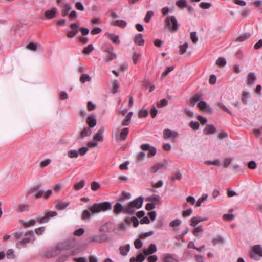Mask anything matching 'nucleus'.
Returning a JSON list of instances; mask_svg holds the SVG:
<instances>
[{"instance_id": "obj_53", "label": "nucleus", "mask_w": 262, "mask_h": 262, "mask_svg": "<svg viewBox=\"0 0 262 262\" xmlns=\"http://www.w3.org/2000/svg\"><path fill=\"white\" fill-rule=\"evenodd\" d=\"M148 115V112L147 110L142 109L139 112L138 116L140 118L146 117Z\"/></svg>"}, {"instance_id": "obj_15", "label": "nucleus", "mask_w": 262, "mask_h": 262, "mask_svg": "<svg viewBox=\"0 0 262 262\" xmlns=\"http://www.w3.org/2000/svg\"><path fill=\"white\" fill-rule=\"evenodd\" d=\"M198 107L202 111L209 113H211L212 110L210 106L204 101H200L198 104Z\"/></svg>"}, {"instance_id": "obj_44", "label": "nucleus", "mask_w": 262, "mask_h": 262, "mask_svg": "<svg viewBox=\"0 0 262 262\" xmlns=\"http://www.w3.org/2000/svg\"><path fill=\"white\" fill-rule=\"evenodd\" d=\"M119 86V83L117 80H115L113 82V90L112 93L115 94L118 92V90Z\"/></svg>"}, {"instance_id": "obj_54", "label": "nucleus", "mask_w": 262, "mask_h": 262, "mask_svg": "<svg viewBox=\"0 0 262 262\" xmlns=\"http://www.w3.org/2000/svg\"><path fill=\"white\" fill-rule=\"evenodd\" d=\"M190 38L193 43H196L198 40V38L196 35V32L194 31L190 33Z\"/></svg>"}, {"instance_id": "obj_32", "label": "nucleus", "mask_w": 262, "mask_h": 262, "mask_svg": "<svg viewBox=\"0 0 262 262\" xmlns=\"http://www.w3.org/2000/svg\"><path fill=\"white\" fill-rule=\"evenodd\" d=\"M164 164L163 163H157L152 166L151 167L150 170L152 173L156 172L159 169L162 168L164 166Z\"/></svg>"}, {"instance_id": "obj_23", "label": "nucleus", "mask_w": 262, "mask_h": 262, "mask_svg": "<svg viewBox=\"0 0 262 262\" xmlns=\"http://www.w3.org/2000/svg\"><path fill=\"white\" fill-rule=\"evenodd\" d=\"M92 130L91 128L89 127H84L83 130L80 133L78 139H82L86 136H90L91 134Z\"/></svg>"}, {"instance_id": "obj_43", "label": "nucleus", "mask_w": 262, "mask_h": 262, "mask_svg": "<svg viewBox=\"0 0 262 262\" xmlns=\"http://www.w3.org/2000/svg\"><path fill=\"white\" fill-rule=\"evenodd\" d=\"M182 223V221L178 219H175L171 221L169 223V226L171 227H174L179 226Z\"/></svg>"}, {"instance_id": "obj_22", "label": "nucleus", "mask_w": 262, "mask_h": 262, "mask_svg": "<svg viewBox=\"0 0 262 262\" xmlns=\"http://www.w3.org/2000/svg\"><path fill=\"white\" fill-rule=\"evenodd\" d=\"M113 212L115 214H119L121 212L124 213V208L120 203H116L114 206Z\"/></svg>"}, {"instance_id": "obj_5", "label": "nucleus", "mask_w": 262, "mask_h": 262, "mask_svg": "<svg viewBox=\"0 0 262 262\" xmlns=\"http://www.w3.org/2000/svg\"><path fill=\"white\" fill-rule=\"evenodd\" d=\"M250 257L256 260H259L262 257V248L259 245H256L252 247L250 252Z\"/></svg>"}, {"instance_id": "obj_26", "label": "nucleus", "mask_w": 262, "mask_h": 262, "mask_svg": "<svg viewBox=\"0 0 262 262\" xmlns=\"http://www.w3.org/2000/svg\"><path fill=\"white\" fill-rule=\"evenodd\" d=\"M119 250L121 255L122 256H126L130 250V245L129 244H126L124 246H121L119 248Z\"/></svg>"}, {"instance_id": "obj_48", "label": "nucleus", "mask_w": 262, "mask_h": 262, "mask_svg": "<svg viewBox=\"0 0 262 262\" xmlns=\"http://www.w3.org/2000/svg\"><path fill=\"white\" fill-rule=\"evenodd\" d=\"M189 126L193 130H196L199 129L200 124H199V122H195V121H192L189 123Z\"/></svg>"}, {"instance_id": "obj_58", "label": "nucleus", "mask_w": 262, "mask_h": 262, "mask_svg": "<svg viewBox=\"0 0 262 262\" xmlns=\"http://www.w3.org/2000/svg\"><path fill=\"white\" fill-rule=\"evenodd\" d=\"M141 58V55L139 54H137L136 53H134L132 57V59L133 60V62L134 64H136L138 60Z\"/></svg>"}, {"instance_id": "obj_19", "label": "nucleus", "mask_w": 262, "mask_h": 262, "mask_svg": "<svg viewBox=\"0 0 262 262\" xmlns=\"http://www.w3.org/2000/svg\"><path fill=\"white\" fill-rule=\"evenodd\" d=\"M216 132L215 127L212 124L207 125L203 130V133L205 135L212 134Z\"/></svg>"}, {"instance_id": "obj_60", "label": "nucleus", "mask_w": 262, "mask_h": 262, "mask_svg": "<svg viewBox=\"0 0 262 262\" xmlns=\"http://www.w3.org/2000/svg\"><path fill=\"white\" fill-rule=\"evenodd\" d=\"M51 163V160L49 159H47L43 161H42L40 163V167L41 168H43L48 165H49Z\"/></svg>"}, {"instance_id": "obj_3", "label": "nucleus", "mask_w": 262, "mask_h": 262, "mask_svg": "<svg viewBox=\"0 0 262 262\" xmlns=\"http://www.w3.org/2000/svg\"><path fill=\"white\" fill-rule=\"evenodd\" d=\"M176 18L174 16H168L165 20L164 28L170 32L173 33L178 31L179 28Z\"/></svg>"}, {"instance_id": "obj_10", "label": "nucleus", "mask_w": 262, "mask_h": 262, "mask_svg": "<svg viewBox=\"0 0 262 262\" xmlns=\"http://www.w3.org/2000/svg\"><path fill=\"white\" fill-rule=\"evenodd\" d=\"M70 27L71 28L72 30L69 31L67 33V36L68 38H72L78 32L79 25L76 23H72L70 24Z\"/></svg>"}, {"instance_id": "obj_41", "label": "nucleus", "mask_w": 262, "mask_h": 262, "mask_svg": "<svg viewBox=\"0 0 262 262\" xmlns=\"http://www.w3.org/2000/svg\"><path fill=\"white\" fill-rule=\"evenodd\" d=\"M168 104V101L166 99H163L159 101L157 104V106L159 108H161L164 106H167Z\"/></svg>"}, {"instance_id": "obj_57", "label": "nucleus", "mask_w": 262, "mask_h": 262, "mask_svg": "<svg viewBox=\"0 0 262 262\" xmlns=\"http://www.w3.org/2000/svg\"><path fill=\"white\" fill-rule=\"evenodd\" d=\"M26 48L28 50L35 51L37 50V45L33 42H30L27 46Z\"/></svg>"}, {"instance_id": "obj_36", "label": "nucleus", "mask_w": 262, "mask_h": 262, "mask_svg": "<svg viewBox=\"0 0 262 262\" xmlns=\"http://www.w3.org/2000/svg\"><path fill=\"white\" fill-rule=\"evenodd\" d=\"M154 15V13L152 11H148L147 12L146 16L144 18V21L146 23H149L150 21Z\"/></svg>"}, {"instance_id": "obj_14", "label": "nucleus", "mask_w": 262, "mask_h": 262, "mask_svg": "<svg viewBox=\"0 0 262 262\" xmlns=\"http://www.w3.org/2000/svg\"><path fill=\"white\" fill-rule=\"evenodd\" d=\"M55 207L58 210H63L66 208L70 204L69 202H63L61 200H56L55 201Z\"/></svg>"}, {"instance_id": "obj_64", "label": "nucleus", "mask_w": 262, "mask_h": 262, "mask_svg": "<svg viewBox=\"0 0 262 262\" xmlns=\"http://www.w3.org/2000/svg\"><path fill=\"white\" fill-rule=\"evenodd\" d=\"M148 150H149V152L147 155L148 157H151L155 156L157 152L156 148H155L154 147H151Z\"/></svg>"}, {"instance_id": "obj_12", "label": "nucleus", "mask_w": 262, "mask_h": 262, "mask_svg": "<svg viewBox=\"0 0 262 262\" xmlns=\"http://www.w3.org/2000/svg\"><path fill=\"white\" fill-rule=\"evenodd\" d=\"M178 137V133L176 131H171L169 129H165L163 131V138L167 139L170 138H176Z\"/></svg>"}, {"instance_id": "obj_28", "label": "nucleus", "mask_w": 262, "mask_h": 262, "mask_svg": "<svg viewBox=\"0 0 262 262\" xmlns=\"http://www.w3.org/2000/svg\"><path fill=\"white\" fill-rule=\"evenodd\" d=\"M71 9V6L69 4H64L61 10V15L63 17L66 16Z\"/></svg>"}, {"instance_id": "obj_35", "label": "nucleus", "mask_w": 262, "mask_h": 262, "mask_svg": "<svg viewBox=\"0 0 262 262\" xmlns=\"http://www.w3.org/2000/svg\"><path fill=\"white\" fill-rule=\"evenodd\" d=\"M67 155L70 158H77L78 156V151L75 149L70 150L68 151Z\"/></svg>"}, {"instance_id": "obj_51", "label": "nucleus", "mask_w": 262, "mask_h": 262, "mask_svg": "<svg viewBox=\"0 0 262 262\" xmlns=\"http://www.w3.org/2000/svg\"><path fill=\"white\" fill-rule=\"evenodd\" d=\"M100 187V185L97 182L93 181L91 183V188L93 191H97Z\"/></svg>"}, {"instance_id": "obj_18", "label": "nucleus", "mask_w": 262, "mask_h": 262, "mask_svg": "<svg viewBox=\"0 0 262 262\" xmlns=\"http://www.w3.org/2000/svg\"><path fill=\"white\" fill-rule=\"evenodd\" d=\"M203 99L202 95L199 94L194 95L189 100V104L194 106L196 103Z\"/></svg>"}, {"instance_id": "obj_45", "label": "nucleus", "mask_w": 262, "mask_h": 262, "mask_svg": "<svg viewBox=\"0 0 262 262\" xmlns=\"http://www.w3.org/2000/svg\"><path fill=\"white\" fill-rule=\"evenodd\" d=\"M249 93L246 91L242 92V101L244 104H247V99L248 98Z\"/></svg>"}, {"instance_id": "obj_27", "label": "nucleus", "mask_w": 262, "mask_h": 262, "mask_svg": "<svg viewBox=\"0 0 262 262\" xmlns=\"http://www.w3.org/2000/svg\"><path fill=\"white\" fill-rule=\"evenodd\" d=\"M107 37L115 44L119 45L120 42L118 35H115V34L108 33Z\"/></svg>"}, {"instance_id": "obj_11", "label": "nucleus", "mask_w": 262, "mask_h": 262, "mask_svg": "<svg viewBox=\"0 0 262 262\" xmlns=\"http://www.w3.org/2000/svg\"><path fill=\"white\" fill-rule=\"evenodd\" d=\"M57 13V9L55 7L52 8L45 12V16L47 19H52L56 17Z\"/></svg>"}, {"instance_id": "obj_29", "label": "nucleus", "mask_w": 262, "mask_h": 262, "mask_svg": "<svg viewBox=\"0 0 262 262\" xmlns=\"http://www.w3.org/2000/svg\"><path fill=\"white\" fill-rule=\"evenodd\" d=\"M112 24L114 26H119L121 28H125L127 26V23L122 20H114L112 22Z\"/></svg>"}, {"instance_id": "obj_2", "label": "nucleus", "mask_w": 262, "mask_h": 262, "mask_svg": "<svg viewBox=\"0 0 262 262\" xmlns=\"http://www.w3.org/2000/svg\"><path fill=\"white\" fill-rule=\"evenodd\" d=\"M112 206L109 202L95 203L89 208L92 214L99 213L101 211H106L112 209Z\"/></svg>"}, {"instance_id": "obj_40", "label": "nucleus", "mask_w": 262, "mask_h": 262, "mask_svg": "<svg viewBox=\"0 0 262 262\" xmlns=\"http://www.w3.org/2000/svg\"><path fill=\"white\" fill-rule=\"evenodd\" d=\"M20 222L25 227H28L31 226H34L36 223L35 220L34 219L31 220L28 223H26L24 222L23 220H20Z\"/></svg>"}, {"instance_id": "obj_13", "label": "nucleus", "mask_w": 262, "mask_h": 262, "mask_svg": "<svg viewBox=\"0 0 262 262\" xmlns=\"http://www.w3.org/2000/svg\"><path fill=\"white\" fill-rule=\"evenodd\" d=\"M86 123L90 128L94 127L97 123L96 115L95 114H91L86 119Z\"/></svg>"}, {"instance_id": "obj_6", "label": "nucleus", "mask_w": 262, "mask_h": 262, "mask_svg": "<svg viewBox=\"0 0 262 262\" xmlns=\"http://www.w3.org/2000/svg\"><path fill=\"white\" fill-rule=\"evenodd\" d=\"M129 134V128L125 127L122 129L119 133L118 131L116 132L115 137L117 141H124Z\"/></svg>"}, {"instance_id": "obj_55", "label": "nucleus", "mask_w": 262, "mask_h": 262, "mask_svg": "<svg viewBox=\"0 0 262 262\" xmlns=\"http://www.w3.org/2000/svg\"><path fill=\"white\" fill-rule=\"evenodd\" d=\"M84 232L85 230L83 228H80L74 231V235L77 236H80L84 234Z\"/></svg>"}, {"instance_id": "obj_61", "label": "nucleus", "mask_w": 262, "mask_h": 262, "mask_svg": "<svg viewBox=\"0 0 262 262\" xmlns=\"http://www.w3.org/2000/svg\"><path fill=\"white\" fill-rule=\"evenodd\" d=\"M211 6V3L208 2H201L200 7L202 9H208Z\"/></svg>"}, {"instance_id": "obj_4", "label": "nucleus", "mask_w": 262, "mask_h": 262, "mask_svg": "<svg viewBox=\"0 0 262 262\" xmlns=\"http://www.w3.org/2000/svg\"><path fill=\"white\" fill-rule=\"evenodd\" d=\"M25 237L21 241L17 243L16 246L18 249L26 247L27 244L30 242L31 240H34V234L33 231H30L26 232L25 234Z\"/></svg>"}, {"instance_id": "obj_20", "label": "nucleus", "mask_w": 262, "mask_h": 262, "mask_svg": "<svg viewBox=\"0 0 262 262\" xmlns=\"http://www.w3.org/2000/svg\"><path fill=\"white\" fill-rule=\"evenodd\" d=\"M134 41L135 44L140 46H143L145 42L142 34L140 33L136 34L134 37Z\"/></svg>"}, {"instance_id": "obj_63", "label": "nucleus", "mask_w": 262, "mask_h": 262, "mask_svg": "<svg viewBox=\"0 0 262 262\" xmlns=\"http://www.w3.org/2000/svg\"><path fill=\"white\" fill-rule=\"evenodd\" d=\"M234 215L233 214H225L223 215V219L225 221H231L234 220Z\"/></svg>"}, {"instance_id": "obj_34", "label": "nucleus", "mask_w": 262, "mask_h": 262, "mask_svg": "<svg viewBox=\"0 0 262 262\" xmlns=\"http://www.w3.org/2000/svg\"><path fill=\"white\" fill-rule=\"evenodd\" d=\"M93 50L94 47L93 45L92 44H90L83 49L82 53L86 55H89Z\"/></svg>"}, {"instance_id": "obj_31", "label": "nucleus", "mask_w": 262, "mask_h": 262, "mask_svg": "<svg viewBox=\"0 0 262 262\" xmlns=\"http://www.w3.org/2000/svg\"><path fill=\"white\" fill-rule=\"evenodd\" d=\"M146 199L148 201H154L157 202V203H161V198L159 195L156 194H154L150 196H149Z\"/></svg>"}, {"instance_id": "obj_21", "label": "nucleus", "mask_w": 262, "mask_h": 262, "mask_svg": "<svg viewBox=\"0 0 262 262\" xmlns=\"http://www.w3.org/2000/svg\"><path fill=\"white\" fill-rule=\"evenodd\" d=\"M162 260L163 262H179L178 260L174 258L171 254H164L162 255Z\"/></svg>"}, {"instance_id": "obj_38", "label": "nucleus", "mask_w": 262, "mask_h": 262, "mask_svg": "<svg viewBox=\"0 0 262 262\" xmlns=\"http://www.w3.org/2000/svg\"><path fill=\"white\" fill-rule=\"evenodd\" d=\"M208 195L207 194H203L201 197H200L196 202V206L200 207L201 205L202 202L207 199Z\"/></svg>"}, {"instance_id": "obj_46", "label": "nucleus", "mask_w": 262, "mask_h": 262, "mask_svg": "<svg viewBox=\"0 0 262 262\" xmlns=\"http://www.w3.org/2000/svg\"><path fill=\"white\" fill-rule=\"evenodd\" d=\"M91 216V214L90 213L89 211H88V210H84L83 211L82 213L81 219L83 220H85L89 219Z\"/></svg>"}, {"instance_id": "obj_30", "label": "nucleus", "mask_w": 262, "mask_h": 262, "mask_svg": "<svg viewBox=\"0 0 262 262\" xmlns=\"http://www.w3.org/2000/svg\"><path fill=\"white\" fill-rule=\"evenodd\" d=\"M79 80L82 83H84L85 82H90L91 80V77L87 74H82Z\"/></svg>"}, {"instance_id": "obj_25", "label": "nucleus", "mask_w": 262, "mask_h": 262, "mask_svg": "<svg viewBox=\"0 0 262 262\" xmlns=\"http://www.w3.org/2000/svg\"><path fill=\"white\" fill-rule=\"evenodd\" d=\"M251 36V34L249 33H244L234 39L235 41L238 42H242L244 41L247 39H248Z\"/></svg>"}, {"instance_id": "obj_33", "label": "nucleus", "mask_w": 262, "mask_h": 262, "mask_svg": "<svg viewBox=\"0 0 262 262\" xmlns=\"http://www.w3.org/2000/svg\"><path fill=\"white\" fill-rule=\"evenodd\" d=\"M85 182L84 180H81L78 183H76L74 185V188L76 190H79L82 189L85 185Z\"/></svg>"}, {"instance_id": "obj_47", "label": "nucleus", "mask_w": 262, "mask_h": 262, "mask_svg": "<svg viewBox=\"0 0 262 262\" xmlns=\"http://www.w3.org/2000/svg\"><path fill=\"white\" fill-rule=\"evenodd\" d=\"M216 64L218 66L223 67L226 65V61L224 58L219 57L218 59L216 60Z\"/></svg>"}, {"instance_id": "obj_39", "label": "nucleus", "mask_w": 262, "mask_h": 262, "mask_svg": "<svg viewBox=\"0 0 262 262\" xmlns=\"http://www.w3.org/2000/svg\"><path fill=\"white\" fill-rule=\"evenodd\" d=\"M59 250L60 247L59 246H57L55 250H53L52 251H51L50 255H46V256L48 257H55V256L59 254Z\"/></svg>"}, {"instance_id": "obj_1", "label": "nucleus", "mask_w": 262, "mask_h": 262, "mask_svg": "<svg viewBox=\"0 0 262 262\" xmlns=\"http://www.w3.org/2000/svg\"><path fill=\"white\" fill-rule=\"evenodd\" d=\"M144 199L142 196H140L138 198L130 202L127 206L124 207V213L128 214H133L135 212V209H139L142 207Z\"/></svg>"}, {"instance_id": "obj_24", "label": "nucleus", "mask_w": 262, "mask_h": 262, "mask_svg": "<svg viewBox=\"0 0 262 262\" xmlns=\"http://www.w3.org/2000/svg\"><path fill=\"white\" fill-rule=\"evenodd\" d=\"M256 80V77L254 73L250 72L248 74L247 76V84L249 85H253Z\"/></svg>"}, {"instance_id": "obj_62", "label": "nucleus", "mask_w": 262, "mask_h": 262, "mask_svg": "<svg viewBox=\"0 0 262 262\" xmlns=\"http://www.w3.org/2000/svg\"><path fill=\"white\" fill-rule=\"evenodd\" d=\"M175 177H172L171 178V180L172 181H174L175 180H180L182 178V174L180 172V171H177L175 173Z\"/></svg>"}, {"instance_id": "obj_7", "label": "nucleus", "mask_w": 262, "mask_h": 262, "mask_svg": "<svg viewBox=\"0 0 262 262\" xmlns=\"http://www.w3.org/2000/svg\"><path fill=\"white\" fill-rule=\"evenodd\" d=\"M105 52L106 54L104 60L105 62H110L117 58V55L114 53V48L112 47L107 48L105 50Z\"/></svg>"}, {"instance_id": "obj_59", "label": "nucleus", "mask_w": 262, "mask_h": 262, "mask_svg": "<svg viewBox=\"0 0 262 262\" xmlns=\"http://www.w3.org/2000/svg\"><path fill=\"white\" fill-rule=\"evenodd\" d=\"M78 31H80L81 33V34L83 36L86 35L89 33V29L87 28L84 27H79L78 28Z\"/></svg>"}, {"instance_id": "obj_52", "label": "nucleus", "mask_w": 262, "mask_h": 262, "mask_svg": "<svg viewBox=\"0 0 262 262\" xmlns=\"http://www.w3.org/2000/svg\"><path fill=\"white\" fill-rule=\"evenodd\" d=\"M188 47V43L187 42L185 43L184 44L181 45L180 46V54L181 55L183 54L186 51V49Z\"/></svg>"}, {"instance_id": "obj_9", "label": "nucleus", "mask_w": 262, "mask_h": 262, "mask_svg": "<svg viewBox=\"0 0 262 262\" xmlns=\"http://www.w3.org/2000/svg\"><path fill=\"white\" fill-rule=\"evenodd\" d=\"M57 215V212L56 211H48L45 215L37 220L40 224L45 223L49 222L50 219Z\"/></svg>"}, {"instance_id": "obj_16", "label": "nucleus", "mask_w": 262, "mask_h": 262, "mask_svg": "<svg viewBox=\"0 0 262 262\" xmlns=\"http://www.w3.org/2000/svg\"><path fill=\"white\" fill-rule=\"evenodd\" d=\"M157 251V247L156 245L151 244L148 249H144L143 250V253L145 255H149L153 254Z\"/></svg>"}, {"instance_id": "obj_49", "label": "nucleus", "mask_w": 262, "mask_h": 262, "mask_svg": "<svg viewBox=\"0 0 262 262\" xmlns=\"http://www.w3.org/2000/svg\"><path fill=\"white\" fill-rule=\"evenodd\" d=\"M176 5L180 8H183L187 6L186 0H178L176 2Z\"/></svg>"}, {"instance_id": "obj_56", "label": "nucleus", "mask_w": 262, "mask_h": 262, "mask_svg": "<svg viewBox=\"0 0 262 262\" xmlns=\"http://www.w3.org/2000/svg\"><path fill=\"white\" fill-rule=\"evenodd\" d=\"M190 225L193 227H195L196 225L200 223L199 219L198 217H193L190 220Z\"/></svg>"}, {"instance_id": "obj_37", "label": "nucleus", "mask_w": 262, "mask_h": 262, "mask_svg": "<svg viewBox=\"0 0 262 262\" xmlns=\"http://www.w3.org/2000/svg\"><path fill=\"white\" fill-rule=\"evenodd\" d=\"M29 208L30 206L28 204H20L18 206L17 211L18 212H24L26 211H28Z\"/></svg>"}, {"instance_id": "obj_17", "label": "nucleus", "mask_w": 262, "mask_h": 262, "mask_svg": "<svg viewBox=\"0 0 262 262\" xmlns=\"http://www.w3.org/2000/svg\"><path fill=\"white\" fill-rule=\"evenodd\" d=\"M104 132V128L101 127L98 132L94 136L93 139L96 141H102L103 140V134Z\"/></svg>"}, {"instance_id": "obj_42", "label": "nucleus", "mask_w": 262, "mask_h": 262, "mask_svg": "<svg viewBox=\"0 0 262 262\" xmlns=\"http://www.w3.org/2000/svg\"><path fill=\"white\" fill-rule=\"evenodd\" d=\"M203 231V229L201 226H195L193 231V234L195 236H198L199 233H202Z\"/></svg>"}, {"instance_id": "obj_50", "label": "nucleus", "mask_w": 262, "mask_h": 262, "mask_svg": "<svg viewBox=\"0 0 262 262\" xmlns=\"http://www.w3.org/2000/svg\"><path fill=\"white\" fill-rule=\"evenodd\" d=\"M212 242L213 245H215L217 244H222L224 242V239L221 236H219L216 238L212 239Z\"/></svg>"}, {"instance_id": "obj_8", "label": "nucleus", "mask_w": 262, "mask_h": 262, "mask_svg": "<svg viewBox=\"0 0 262 262\" xmlns=\"http://www.w3.org/2000/svg\"><path fill=\"white\" fill-rule=\"evenodd\" d=\"M107 239V237L106 234H103L101 235H96L93 236L89 237L87 240L89 243L97 242L102 243L104 241H106Z\"/></svg>"}]
</instances>
